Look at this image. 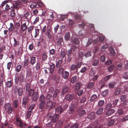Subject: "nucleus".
<instances>
[{"instance_id":"obj_1","label":"nucleus","mask_w":128,"mask_h":128,"mask_svg":"<svg viewBox=\"0 0 128 128\" xmlns=\"http://www.w3.org/2000/svg\"><path fill=\"white\" fill-rule=\"evenodd\" d=\"M82 65V63L80 62H78L76 64H72L70 67L71 70H76V73L78 72V69L80 68Z\"/></svg>"},{"instance_id":"obj_2","label":"nucleus","mask_w":128,"mask_h":128,"mask_svg":"<svg viewBox=\"0 0 128 128\" xmlns=\"http://www.w3.org/2000/svg\"><path fill=\"white\" fill-rule=\"evenodd\" d=\"M30 100V98L28 96H25L22 99V106L24 108H25L26 104L29 103Z\"/></svg>"},{"instance_id":"obj_3","label":"nucleus","mask_w":128,"mask_h":128,"mask_svg":"<svg viewBox=\"0 0 128 128\" xmlns=\"http://www.w3.org/2000/svg\"><path fill=\"white\" fill-rule=\"evenodd\" d=\"M60 90L57 89H56L55 90L53 87L50 88L49 90V92L51 93L54 94L53 96V98H56L57 96L59 93Z\"/></svg>"},{"instance_id":"obj_4","label":"nucleus","mask_w":128,"mask_h":128,"mask_svg":"<svg viewBox=\"0 0 128 128\" xmlns=\"http://www.w3.org/2000/svg\"><path fill=\"white\" fill-rule=\"evenodd\" d=\"M20 6H17L16 5H13V7L10 11V16L12 17H14L16 14L15 10L17 11L18 9L20 8Z\"/></svg>"},{"instance_id":"obj_5","label":"nucleus","mask_w":128,"mask_h":128,"mask_svg":"<svg viewBox=\"0 0 128 128\" xmlns=\"http://www.w3.org/2000/svg\"><path fill=\"white\" fill-rule=\"evenodd\" d=\"M6 111L8 114H11L13 111V107H12L9 104H6L4 106Z\"/></svg>"},{"instance_id":"obj_6","label":"nucleus","mask_w":128,"mask_h":128,"mask_svg":"<svg viewBox=\"0 0 128 128\" xmlns=\"http://www.w3.org/2000/svg\"><path fill=\"white\" fill-rule=\"evenodd\" d=\"M77 112L80 117L82 116L85 114L86 112L85 110L82 109L80 107L77 110Z\"/></svg>"},{"instance_id":"obj_7","label":"nucleus","mask_w":128,"mask_h":128,"mask_svg":"<svg viewBox=\"0 0 128 128\" xmlns=\"http://www.w3.org/2000/svg\"><path fill=\"white\" fill-rule=\"evenodd\" d=\"M52 31L51 28H47V31L45 33V34L46 35L47 37L49 39H50L52 37Z\"/></svg>"},{"instance_id":"obj_8","label":"nucleus","mask_w":128,"mask_h":128,"mask_svg":"<svg viewBox=\"0 0 128 128\" xmlns=\"http://www.w3.org/2000/svg\"><path fill=\"white\" fill-rule=\"evenodd\" d=\"M59 118V114H56L54 115L52 118H50L49 119H50L52 122L55 123L58 121Z\"/></svg>"},{"instance_id":"obj_9","label":"nucleus","mask_w":128,"mask_h":128,"mask_svg":"<svg viewBox=\"0 0 128 128\" xmlns=\"http://www.w3.org/2000/svg\"><path fill=\"white\" fill-rule=\"evenodd\" d=\"M74 98V94H66L65 96L66 100L70 102Z\"/></svg>"},{"instance_id":"obj_10","label":"nucleus","mask_w":128,"mask_h":128,"mask_svg":"<svg viewBox=\"0 0 128 128\" xmlns=\"http://www.w3.org/2000/svg\"><path fill=\"white\" fill-rule=\"evenodd\" d=\"M75 104L74 103H72L69 107V112L70 114H72L74 112Z\"/></svg>"},{"instance_id":"obj_11","label":"nucleus","mask_w":128,"mask_h":128,"mask_svg":"<svg viewBox=\"0 0 128 128\" xmlns=\"http://www.w3.org/2000/svg\"><path fill=\"white\" fill-rule=\"evenodd\" d=\"M112 118H114L113 119L111 120H110L108 123V125L111 126L115 122V121L117 120L118 118V116H113Z\"/></svg>"},{"instance_id":"obj_12","label":"nucleus","mask_w":128,"mask_h":128,"mask_svg":"<svg viewBox=\"0 0 128 128\" xmlns=\"http://www.w3.org/2000/svg\"><path fill=\"white\" fill-rule=\"evenodd\" d=\"M68 90V88L67 86H62L61 91V95H63L66 94Z\"/></svg>"},{"instance_id":"obj_13","label":"nucleus","mask_w":128,"mask_h":128,"mask_svg":"<svg viewBox=\"0 0 128 128\" xmlns=\"http://www.w3.org/2000/svg\"><path fill=\"white\" fill-rule=\"evenodd\" d=\"M52 79L55 81L57 82H58L59 81L60 77L56 74L52 75L50 76Z\"/></svg>"},{"instance_id":"obj_14","label":"nucleus","mask_w":128,"mask_h":128,"mask_svg":"<svg viewBox=\"0 0 128 128\" xmlns=\"http://www.w3.org/2000/svg\"><path fill=\"white\" fill-rule=\"evenodd\" d=\"M88 118L90 120L95 119L96 118L95 112H92L90 113L88 116Z\"/></svg>"},{"instance_id":"obj_15","label":"nucleus","mask_w":128,"mask_h":128,"mask_svg":"<svg viewBox=\"0 0 128 128\" xmlns=\"http://www.w3.org/2000/svg\"><path fill=\"white\" fill-rule=\"evenodd\" d=\"M29 0H21L20 1H17L15 2V4L18 6H22L23 4L28 2Z\"/></svg>"},{"instance_id":"obj_16","label":"nucleus","mask_w":128,"mask_h":128,"mask_svg":"<svg viewBox=\"0 0 128 128\" xmlns=\"http://www.w3.org/2000/svg\"><path fill=\"white\" fill-rule=\"evenodd\" d=\"M50 68H49L50 73L52 74L55 68V65L52 63H50Z\"/></svg>"},{"instance_id":"obj_17","label":"nucleus","mask_w":128,"mask_h":128,"mask_svg":"<svg viewBox=\"0 0 128 128\" xmlns=\"http://www.w3.org/2000/svg\"><path fill=\"white\" fill-rule=\"evenodd\" d=\"M32 96V100L34 102H35L38 100V92L36 91L35 92Z\"/></svg>"},{"instance_id":"obj_18","label":"nucleus","mask_w":128,"mask_h":128,"mask_svg":"<svg viewBox=\"0 0 128 128\" xmlns=\"http://www.w3.org/2000/svg\"><path fill=\"white\" fill-rule=\"evenodd\" d=\"M36 61V58L35 56H32L30 57V62L32 65H33Z\"/></svg>"},{"instance_id":"obj_19","label":"nucleus","mask_w":128,"mask_h":128,"mask_svg":"<svg viewBox=\"0 0 128 128\" xmlns=\"http://www.w3.org/2000/svg\"><path fill=\"white\" fill-rule=\"evenodd\" d=\"M54 106L52 104V103L50 102H47L46 104V108L49 110L52 109L54 107Z\"/></svg>"},{"instance_id":"obj_20","label":"nucleus","mask_w":128,"mask_h":128,"mask_svg":"<svg viewBox=\"0 0 128 128\" xmlns=\"http://www.w3.org/2000/svg\"><path fill=\"white\" fill-rule=\"evenodd\" d=\"M71 40L75 44L78 45L79 43V39L72 36L71 38Z\"/></svg>"},{"instance_id":"obj_21","label":"nucleus","mask_w":128,"mask_h":128,"mask_svg":"<svg viewBox=\"0 0 128 128\" xmlns=\"http://www.w3.org/2000/svg\"><path fill=\"white\" fill-rule=\"evenodd\" d=\"M16 92H17L18 96L21 97L23 92L22 88L21 87H19L17 89Z\"/></svg>"},{"instance_id":"obj_22","label":"nucleus","mask_w":128,"mask_h":128,"mask_svg":"<svg viewBox=\"0 0 128 128\" xmlns=\"http://www.w3.org/2000/svg\"><path fill=\"white\" fill-rule=\"evenodd\" d=\"M115 111L114 110L110 109L106 113V115L107 116H109L113 114Z\"/></svg>"},{"instance_id":"obj_23","label":"nucleus","mask_w":128,"mask_h":128,"mask_svg":"<svg viewBox=\"0 0 128 128\" xmlns=\"http://www.w3.org/2000/svg\"><path fill=\"white\" fill-rule=\"evenodd\" d=\"M69 73L67 71H64L62 74V77L64 79H66L68 77Z\"/></svg>"},{"instance_id":"obj_24","label":"nucleus","mask_w":128,"mask_h":128,"mask_svg":"<svg viewBox=\"0 0 128 128\" xmlns=\"http://www.w3.org/2000/svg\"><path fill=\"white\" fill-rule=\"evenodd\" d=\"M20 28L23 32H24L26 30L27 28V26L26 25V22L21 25L20 27Z\"/></svg>"},{"instance_id":"obj_25","label":"nucleus","mask_w":128,"mask_h":128,"mask_svg":"<svg viewBox=\"0 0 128 128\" xmlns=\"http://www.w3.org/2000/svg\"><path fill=\"white\" fill-rule=\"evenodd\" d=\"M14 41V44H13V46L14 47H18V46L20 44V42H19L16 40V39L14 38H13Z\"/></svg>"},{"instance_id":"obj_26","label":"nucleus","mask_w":128,"mask_h":128,"mask_svg":"<svg viewBox=\"0 0 128 128\" xmlns=\"http://www.w3.org/2000/svg\"><path fill=\"white\" fill-rule=\"evenodd\" d=\"M56 112L59 113L61 114L64 111L62 108L60 107H58L55 109Z\"/></svg>"},{"instance_id":"obj_27","label":"nucleus","mask_w":128,"mask_h":128,"mask_svg":"<svg viewBox=\"0 0 128 128\" xmlns=\"http://www.w3.org/2000/svg\"><path fill=\"white\" fill-rule=\"evenodd\" d=\"M64 43L63 40L62 38H59L57 42V44L58 46L62 45V44Z\"/></svg>"},{"instance_id":"obj_28","label":"nucleus","mask_w":128,"mask_h":128,"mask_svg":"<svg viewBox=\"0 0 128 128\" xmlns=\"http://www.w3.org/2000/svg\"><path fill=\"white\" fill-rule=\"evenodd\" d=\"M13 82L12 80L8 81L6 82V86L8 88H10L12 86Z\"/></svg>"},{"instance_id":"obj_29","label":"nucleus","mask_w":128,"mask_h":128,"mask_svg":"<svg viewBox=\"0 0 128 128\" xmlns=\"http://www.w3.org/2000/svg\"><path fill=\"white\" fill-rule=\"evenodd\" d=\"M53 110H52L51 111L50 110H49L48 114L47 115L48 118L49 119L50 118H51L52 116H53Z\"/></svg>"},{"instance_id":"obj_30","label":"nucleus","mask_w":128,"mask_h":128,"mask_svg":"<svg viewBox=\"0 0 128 128\" xmlns=\"http://www.w3.org/2000/svg\"><path fill=\"white\" fill-rule=\"evenodd\" d=\"M27 91L28 92V97H32L34 92V89H30L29 90Z\"/></svg>"},{"instance_id":"obj_31","label":"nucleus","mask_w":128,"mask_h":128,"mask_svg":"<svg viewBox=\"0 0 128 128\" xmlns=\"http://www.w3.org/2000/svg\"><path fill=\"white\" fill-rule=\"evenodd\" d=\"M98 120H96L93 122L92 125L91 126L94 128H97L98 125Z\"/></svg>"},{"instance_id":"obj_32","label":"nucleus","mask_w":128,"mask_h":128,"mask_svg":"<svg viewBox=\"0 0 128 128\" xmlns=\"http://www.w3.org/2000/svg\"><path fill=\"white\" fill-rule=\"evenodd\" d=\"M13 103L14 107L16 108H17L19 105L18 100H15Z\"/></svg>"},{"instance_id":"obj_33","label":"nucleus","mask_w":128,"mask_h":128,"mask_svg":"<svg viewBox=\"0 0 128 128\" xmlns=\"http://www.w3.org/2000/svg\"><path fill=\"white\" fill-rule=\"evenodd\" d=\"M26 118L27 119H29L31 116L32 113V112L31 110H28L27 111Z\"/></svg>"},{"instance_id":"obj_34","label":"nucleus","mask_w":128,"mask_h":128,"mask_svg":"<svg viewBox=\"0 0 128 128\" xmlns=\"http://www.w3.org/2000/svg\"><path fill=\"white\" fill-rule=\"evenodd\" d=\"M103 111V108H100L98 109L96 112V114L97 115H100L101 114Z\"/></svg>"},{"instance_id":"obj_35","label":"nucleus","mask_w":128,"mask_h":128,"mask_svg":"<svg viewBox=\"0 0 128 128\" xmlns=\"http://www.w3.org/2000/svg\"><path fill=\"white\" fill-rule=\"evenodd\" d=\"M99 62V61L98 60H94L92 61V64L94 66H96L98 64Z\"/></svg>"},{"instance_id":"obj_36","label":"nucleus","mask_w":128,"mask_h":128,"mask_svg":"<svg viewBox=\"0 0 128 128\" xmlns=\"http://www.w3.org/2000/svg\"><path fill=\"white\" fill-rule=\"evenodd\" d=\"M47 53L46 52L44 53L42 55V60L44 61H45L47 59Z\"/></svg>"},{"instance_id":"obj_37","label":"nucleus","mask_w":128,"mask_h":128,"mask_svg":"<svg viewBox=\"0 0 128 128\" xmlns=\"http://www.w3.org/2000/svg\"><path fill=\"white\" fill-rule=\"evenodd\" d=\"M10 27L8 28V30L10 32H12L14 31V26L13 23H10Z\"/></svg>"},{"instance_id":"obj_38","label":"nucleus","mask_w":128,"mask_h":128,"mask_svg":"<svg viewBox=\"0 0 128 128\" xmlns=\"http://www.w3.org/2000/svg\"><path fill=\"white\" fill-rule=\"evenodd\" d=\"M116 84V82H114L109 83L108 84L109 88H114Z\"/></svg>"},{"instance_id":"obj_39","label":"nucleus","mask_w":128,"mask_h":128,"mask_svg":"<svg viewBox=\"0 0 128 128\" xmlns=\"http://www.w3.org/2000/svg\"><path fill=\"white\" fill-rule=\"evenodd\" d=\"M70 37V33L69 32H66L65 34V40H69Z\"/></svg>"},{"instance_id":"obj_40","label":"nucleus","mask_w":128,"mask_h":128,"mask_svg":"<svg viewBox=\"0 0 128 128\" xmlns=\"http://www.w3.org/2000/svg\"><path fill=\"white\" fill-rule=\"evenodd\" d=\"M91 52L90 51H89L84 54V55L86 58H88L91 56Z\"/></svg>"},{"instance_id":"obj_41","label":"nucleus","mask_w":128,"mask_h":128,"mask_svg":"<svg viewBox=\"0 0 128 128\" xmlns=\"http://www.w3.org/2000/svg\"><path fill=\"white\" fill-rule=\"evenodd\" d=\"M97 98V96L96 95L93 94L91 96L90 101L91 102H93L96 100Z\"/></svg>"},{"instance_id":"obj_42","label":"nucleus","mask_w":128,"mask_h":128,"mask_svg":"<svg viewBox=\"0 0 128 128\" xmlns=\"http://www.w3.org/2000/svg\"><path fill=\"white\" fill-rule=\"evenodd\" d=\"M121 89L120 88H116L114 93L115 95H118L121 92Z\"/></svg>"},{"instance_id":"obj_43","label":"nucleus","mask_w":128,"mask_h":128,"mask_svg":"<svg viewBox=\"0 0 128 128\" xmlns=\"http://www.w3.org/2000/svg\"><path fill=\"white\" fill-rule=\"evenodd\" d=\"M66 54L68 56H70L73 54V52L70 49L67 51Z\"/></svg>"},{"instance_id":"obj_44","label":"nucleus","mask_w":128,"mask_h":128,"mask_svg":"<svg viewBox=\"0 0 128 128\" xmlns=\"http://www.w3.org/2000/svg\"><path fill=\"white\" fill-rule=\"evenodd\" d=\"M59 68L58 70V73L60 74H62L63 73L64 70V68L62 67H60L58 68Z\"/></svg>"},{"instance_id":"obj_45","label":"nucleus","mask_w":128,"mask_h":128,"mask_svg":"<svg viewBox=\"0 0 128 128\" xmlns=\"http://www.w3.org/2000/svg\"><path fill=\"white\" fill-rule=\"evenodd\" d=\"M62 62V60H58L56 63V67L57 68H60Z\"/></svg>"},{"instance_id":"obj_46","label":"nucleus","mask_w":128,"mask_h":128,"mask_svg":"<svg viewBox=\"0 0 128 128\" xmlns=\"http://www.w3.org/2000/svg\"><path fill=\"white\" fill-rule=\"evenodd\" d=\"M94 82H89L88 84L87 88L89 89L92 88L94 85Z\"/></svg>"},{"instance_id":"obj_47","label":"nucleus","mask_w":128,"mask_h":128,"mask_svg":"<svg viewBox=\"0 0 128 128\" xmlns=\"http://www.w3.org/2000/svg\"><path fill=\"white\" fill-rule=\"evenodd\" d=\"M77 78V76H74L72 77L71 79V82L73 84L76 81Z\"/></svg>"},{"instance_id":"obj_48","label":"nucleus","mask_w":128,"mask_h":128,"mask_svg":"<svg viewBox=\"0 0 128 128\" xmlns=\"http://www.w3.org/2000/svg\"><path fill=\"white\" fill-rule=\"evenodd\" d=\"M39 100L40 102H45V96L44 95H42L39 98Z\"/></svg>"},{"instance_id":"obj_49","label":"nucleus","mask_w":128,"mask_h":128,"mask_svg":"<svg viewBox=\"0 0 128 128\" xmlns=\"http://www.w3.org/2000/svg\"><path fill=\"white\" fill-rule=\"evenodd\" d=\"M45 104V102H40L39 104V108L40 109H42L44 108Z\"/></svg>"},{"instance_id":"obj_50","label":"nucleus","mask_w":128,"mask_h":128,"mask_svg":"<svg viewBox=\"0 0 128 128\" xmlns=\"http://www.w3.org/2000/svg\"><path fill=\"white\" fill-rule=\"evenodd\" d=\"M22 68V66L20 65H18L16 67L15 70L17 72H19Z\"/></svg>"},{"instance_id":"obj_51","label":"nucleus","mask_w":128,"mask_h":128,"mask_svg":"<svg viewBox=\"0 0 128 128\" xmlns=\"http://www.w3.org/2000/svg\"><path fill=\"white\" fill-rule=\"evenodd\" d=\"M19 79L20 80V82H23L25 81V79L24 78V75L23 74L20 75L19 77Z\"/></svg>"},{"instance_id":"obj_52","label":"nucleus","mask_w":128,"mask_h":128,"mask_svg":"<svg viewBox=\"0 0 128 128\" xmlns=\"http://www.w3.org/2000/svg\"><path fill=\"white\" fill-rule=\"evenodd\" d=\"M114 107L113 106L112 104L111 103L108 104L106 106V109H110L111 108H113Z\"/></svg>"},{"instance_id":"obj_53","label":"nucleus","mask_w":128,"mask_h":128,"mask_svg":"<svg viewBox=\"0 0 128 128\" xmlns=\"http://www.w3.org/2000/svg\"><path fill=\"white\" fill-rule=\"evenodd\" d=\"M120 99L122 102H125L126 99V97L125 95H122L120 96Z\"/></svg>"},{"instance_id":"obj_54","label":"nucleus","mask_w":128,"mask_h":128,"mask_svg":"<svg viewBox=\"0 0 128 128\" xmlns=\"http://www.w3.org/2000/svg\"><path fill=\"white\" fill-rule=\"evenodd\" d=\"M40 29H36L35 30V35L34 36V38H36L38 36L39 33Z\"/></svg>"},{"instance_id":"obj_55","label":"nucleus","mask_w":128,"mask_h":128,"mask_svg":"<svg viewBox=\"0 0 128 128\" xmlns=\"http://www.w3.org/2000/svg\"><path fill=\"white\" fill-rule=\"evenodd\" d=\"M28 59H27L25 60L24 62V65L25 67L28 66L30 63Z\"/></svg>"},{"instance_id":"obj_56","label":"nucleus","mask_w":128,"mask_h":128,"mask_svg":"<svg viewBox=\"0 0 128 128\" xmlns=\"http://www.w3.org/2000/svg\"><path fill=\"white\" fill-rule=\"evenodd\" d=\"M108 89H106L104 91H102L101 94V95L103 96H106L108 93Z\"/></svg>"},{"instance_id":"obj_57","label":"nucleus","mask_w":128,"mask_h":128,"mask_svg":"<svg viewBox=\"0 0 128 128\" xmlns=\"http://www.w3.org/2000/svg\"><path fill=\"white\" fill-rule=\"evenodd\" d=\"M104 100H101L98 102V106H102L104 105Z\"/></svg>"},{"instance_id":"obj_58","label":"nucleus","mask_w":128,"mask_h":128,"mask_svg":"<svg viewBox=\"0 0 128 128\" xmlns=\"http://www.w3.org/2000/svg\"><path fill=\"white\" fill-rule=\"evenodd\" d=\"M122 63H120L118 64L116 67L117 70H121L122 68Z\"/></svg>"},{"instance_id":"obj_59","label":"nucleus","mask_w":128,"mask_h":128,"mask_svg":"<svg viewBox=\"0 0 128 128\" xmlns=\"http://www.w3.org/2000/svg\"><path fill=\"white\" fill-rule=\"evenodd\" d=\"M92 40L91 38H89L88 40V42H87V44L86 45V47H88L90 44H91L92 43Z\"/></svg>"},{"instance_id":"obj_60","label":"nucleus","mask_w":128,"mask_h":128,"mask_svg":"<svg viewBox=\"0 0 128 128\" xmlns=\"http://www.w3.org/2000/svg\"><path fill=\"white\" fill-rule=\"evenodd\" d=\"M80 86V83L78 82L75 85V89L76 90H78L79 89Z\"/></svg>"},{"instance_id":"obj_61","label":"nucleus","mask_w":128,"mask_h":128,"mask_svg":"<svg viewBox=\"0 0 128 128\" xmlns=\"http://www.w3.org/2000/svg\"><path fill=\"white\" fill-rule=\"evenodd\" d=\"M25 86L26 91L29 90L30 89V86L29 83H26Z\"/></svg>"},{"instance_id":"obj_62","label":"nucleus","mask_w":128,"mask_h":128,"mask_svg":"<svg viewBox=\"0 0 128 128\" xmlns=\"http://www.w3.org/2000/svg\"><path fill=\"white\" fill-rule=\"evenodd\" d=\"M118 114L120 115H121L124 113V112L122 109H120L118 110Z\"/></svg>"},{"instance_id":"obj_63","label":"nucleus","mask_w":128,"mask_h":128,"mask_svg":"<svg viewBox=\"0 0 128 128\" xmlns=\"http://www.w3.org/2000/svg\"><path fill=\"white\" fill-rule=\"evenodd\" d=\"M114 66L113 65H112L110 66L108 68V70L109 72H112L114 69Z\"/></svg>"},{"instance_id":"obj_64","label":"nucleus","mask_w":128,"mask_h":128,"mask_svg":"<svg viewBox=\"0 0 128 128\" xmlns=\"http://www.w3.org/2000/svg\"><path fill=\"white\" fill-rule=\"evenodd\" d=\"M123 78L127 79L128 78V72H125L124 73Z\"/></svg>"}]
</instances>
